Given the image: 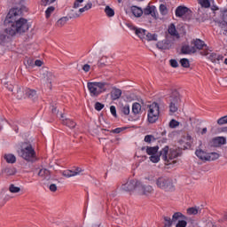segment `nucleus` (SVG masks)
Instances as JSON below:
<instances>
[{
    "instance_id": "8fccbe9b",
    "label": "nucleus",
    "mask_w": 227,
    "mask_h": 227,
    "mask_svg": "<svg viewBox=\"0 0 227 227\" xmlns=\"http://www.w3.org/2000/svg\"><path fill=\"white\" fill-rule=\"evenodd\" d=\"M176 227H187V221H185L184 219L178 221V223H176Z\"/></svg>"
},
{
    "instance_id": "412c9836",
    "label": "nucleus",
    "mask_w": 227,
    "mask_h": 227,
    "mask_svg": "<svg viewBox=\"0 0 227 227\" xmlns=\"http://www.w3.org/2000/svg\"><path fill=\"white\" fill-rule=\"evenodd\" d=\"M4 160H6L7 164H15L17 162V157L12 153L4 155Z\"/></svg>"
},
{
    "instance_id": "09e8293b",
    "label": "nucleus",
    "mask_w": 227,
    "mask_h": 227,
    "mask_svg": "<svg viewBox=\"0 0 227 227\" xmlns=\"http://www.w3.org/2000/svg\"><path fill=\"white\" fill-rule=\"evenodd\" d=\"M110 113H111L112 116H114V118H118V114H116V106H111Z\"/></svg>"
},
{
    "instance_id": "0eeeda50",
    "label": "nucleus",
    "mask_w": 227,
    "mask_h": 227,
    "mask_svg": "<svg viewBox=\"0 0 227 227\" xmlns=\"http://www.w3.org/2000/svg\"><path fill=\"white\" fill-rule=\"evenodd\" d=\"M178 157H182V149L180 147L169 149L168 147L167 160H165V162L168 166L170 164H176V160H175V159H178Z\"/></svg>"
},
{
    "instance_id": "bb28decb",
    "label": "nucleus",
    "mask_w": 227,
    "mask_h": 227,
    "mask_svg": "<svg viewBox=\"0 0 227 227\" xmlns=\"http://www.w3.org/2000/svg\"><path fill=\"white\" fill-rule=\"evenodd\" d=\"M195 155L198 157V159H200V160H207V153L201 149H197L195 151Z\"/></svg>"
},
{
    "instance_id": "c756f323",
    "label": "nucleus",
    "mask_w": 227,
    "mask_h": 227,
    "mask_svg": "<svg viewBox=\"0 0 227 227\" xmlns=\"http://www.w3.org/2000/svg\"><path fill=\"white\" fill-rule=\"evenodd\" d=\"M121 116H129L130 114V106L125 105L120 107Z\"/></svg>"
},
{
    "instance_id": "f704fd0d",
    "label": "nucleus",
    "mask_w": 227,
    "mask_h": 227,
    "mask_svg": "<svg viewBox=\"0 0 227 227\" xmlns=\"http://www.w3.org/2000/svg\"><path fill=\"white\" fill-rule=\"evenodd\" d=\"M67 22H68V18L62 17L57 21L56 24H57L58 27H63V26H65V24H67Z\"/></svg>"
},
{
    "instance_id": "37998d69",
    "label": "nucleus",
    "mask_w": 227,
    "mask_h": 227,
    "mask_svg": "<svg viewBox=\"0 0 227 227\" xmlns=\"http://www.w3.org/2000/svg\"><path fill=\"white\" fill-rule=\"evenodd\" d=\"M200 4L202 8H210V0H200Z\"/></svg>"
},
{
    "instance_id": "6e6d98bb",
    "label": "nucleus",
    "mask_w": 227,
    "mask_h": 227,
    "mask_svg": "<svg viewBox=\"0 0 227 227\" xmlns=\"http://www.w3.org/2000/svg\"><path fill=\"white\" fill-rule=\"evenodd\" d=\"M125 130V128H116L112 130L114 134H120L121 132H123Z\"/></svg>"
},
{
    "instance_id": "49530a36",
    "label": "nucleus",
    "mask_w": 227,
    "mask_h": 227,
    "mask_svg": "<svg viewBox=\"0 0 227 227\" xmlns=\"http://www.w3.org/2000/svg\"><path fill=\"white\" fill-rule=\"evenodd\" d=\"M218 125H226L227 123V115L221 117L217 120Z\"/></svg>"
},
{
    "instance_id": "ea45409f",
    "label": "nucleus",
    "mask_w": 227,
    "mask_h": 227,
    "mask_svg": "<svg viewBox=\"0 0 227 227\" xmlns=\"http://www.w3.org/2000/svg\"><path fill=\"white\" fill-rule=\"evenodd\" d=\"M180 64L183 68H189V67H191V64L189 63V60L187 59H181Z\"/></svg>"
},
{
    "instance_id": "864d4df0",
    "label": "nucleus",
    "mask_w": 227,
    "mask_h": 227,
    "mask_svg": "<svg viewBox=\"0 0 227 227\" xmlns=\"http://www.w3.org/2000/svg\"><path fill=\"white\" fill-rule=\"evenodd\" d=\"M169 63L172 68H178V61H176V59H170Z\"/></svg>"
},
{
    "instance_id": "e2e57ef3",
    "label": "nucleus",
    "mask_w": 227,
    "mask_h": 227,
    "mask_svg": "<svg viewBox=\"0 0 227 227\" xmlns=\"http://www.w3.org/2000/svg\"><path fill=\"white\" fill-rule=\"evenodd\" d=\"M35 67H42V65H43V62L40 59H36L35 61Z\"/></svg>"
},
{
    "instance_id": "6e6552de",
    "label": "nucleus",
    "mask_w": 227,
    "mask_h": 227,
    "mask_svg": "<svg viewBox=\"0 0 227 227\" xmlns=\"http://www.w3.org/2000/svg\"><path fill=\"white\" fill-rule=\"evenodd\" d=\"M169 111L174 114L178 111V102L180 100V92L176 90H172L169 97Z\"/></svg>"
},
{
    "instance_id": "bf43d9fd",
    "label": "nucleus",
    "mask_w": 227,
    "mask_h": 227,
    "mask_svg": "<svg viewBox=\"0 0 227 227\" xmlns=\"http://www.w3.org/2000/svg\"><path fill=\"white\" fill-rule=\"evenodd\" d=\"M90 68H91V67H90V65L85 64V65H83V67H82V71L88 73V72H90Z\"/></svg>"
},
{
    "instance_id": "ddd939ff",
    "label": "nucleus",
    "mask_w": 227,
    "mask_h": 227,
    "mask_svg": "<svg viewBox=\"0 0 227 227\" xmlns=\"http://www.w3.org/2000/svg\"><path fill=\"white\" fill-rule=\"evenodd\" d=\"M168 33L170 35V36L176 38V40L180 39V34L178 33V30H176L175 23L168 25Z\"/></svg>"
},
{
    "instance_id": "338daca9",
    "label": "nucleus",
    "mask_w": 227,
    "mask_h": 227,
    "mask_svg": "<svg viewBox=\"0 0 227 227\" xmlns=\"http://www.w3.org/2000/svg\"><path fill=\"white\" fill-rule=\"evenodd\" d=\"M27 64L28 67H33V65H35V61H33V59H27Z\"/></svg>"
},
{
    "instance_id": "c85d7f7f",
    "label": "nucleus",
    "mask_w": 227,
    "mask_h": 227,
    "mask_svg": "<svg viewBox=\"0 0 227 227\" xmlns=\"http://www.w3.org/2000/svg\"><path fill=\"white\" fill-rule=\"evenodd\" d=\"M178 219L187 220V216H185V215L182 214V212L174 213L172 215L173 223H176V221H178Z\"/></svg>"
},
{
    "instance_id": "13d9d810",
    "label": "nucleus",
    "mask_w": 227,
    "mask_h": 227,
    "mask_svg": "<svg viewBox=\"0 0 227 227\" xmlns=\"http://www.w3.org/2000/svg\"><path fill=\"white\" fill-rule=\"evenodd\" d=\"M23 91H22V89L20 87H17V94H18V98H22V95H23ZM20 94V95H19Z\"/></svg>"
},
{
    "instance_id": "4c0bfd02",
    "label": "nucleus",
    "mask_w": 227,
    "mask_h": 227,
    "mask_svg": "<svg viewBox=\"0 0 227 227\" xmlns=\"http://www.w3.org/2000/svg\"><path fill=\"white\" fill-rule=\"evenodd\" d=\"M9 191L13 194H17V192H20V187L15 186V184H10Z\"/></svg>"
},
{
    "instance_id": "9d476101",
    "label": "nucleus",
    "mask_w": 227,
    "mask_h": 227,
    "mask_svg": "<svg viewBox=\"0 0 227 227\" xmlns=\"http://www.w3.org/2000/svg\"><path fill=\"white\" fill-rule=\"evenodd\" d=\"M138 187H139V181L130 180V181H128L127 183L122 184L121 189L122 191H125L126 192H130L135 189H138Z\"/></svg>"
},
{
    "instance_id": "2f4dec72",
    "label": "nucleus",
    "mask_w": 227,
    "mask_h": 227,
    "mask_svg": "<svg viewBox=\"0 0 227 227\" xmlns=\"http://www.w3.org/2000/svg\"><path fill=\"white\" fill-rule=\"evenodd\" d=\"M145 39L147 42H157V35L146 32Z\"/></svg>"
},
{
    "instance_id": "9b49d317",
    "label": "nucleus",
    "mask_w": 227,
    "mask_h": 227,
    "mask_svg": "<svg viewBox=\"0 0 227 227\" xmlns=\"http://www.w3.org/2000/svg\"><path fill=\"white\" fill-rule=\"evenodd\" d=\"M223 145H226V137H215L209 142L211 148H219V146H223Z\"/></svg>"
},
{
    "instance_id": "5fc2aeb1",
    "label": "nucleus",
    "mask_w": 227,
    "mask_h": 227,
    "mask_svg": "<svg viewBox=\"0 0 227 227\" xmlns=\"http://www.w3.org/2000/svg\"><path fill=\"white\" fill-rule=\"evenodd\" d=\"M56 0H42V5L43 6H47V4H52Z\"/></svg>"
},
{
    "instance_id": "680f3d73",
    "label": "nucleus",
    "mask_w": 227,
    "mask_h": 227,
    "mask_svg": "<svg viewBox=\"0 0 227 227\" xmlns=\"http://www.w3.org/2000/svg\"><path fill=\"white\" fill-rule=\"evenodd\" d=\"M223 20L227 24V10L223 12Z\"/></svg>"
},
{
    "instance_id": "cd10ccee",
    "label": "nucleus",
    "mask_w": 227,
    "mask_h": 227,
    "mask_svg": "<svg viewBox=\"0 0 227 227\" xmlns=\"http://www.w3.org/2000/svg\"><path fill=\"white\" fill-rule=\"evenodd\" d=\"M146 153L147 155H155L157 153H159V145L151 147V146H146Z\"/></svg>"
},
{
    "instance_id": "f03ea898",
    "label": "nucleus",
    "mask_w": 227,
    "mask_h": 227,
    "mask_svg": "<svg viewBox=\"0 0 227 227\" xmlns=\"http://www.w3.org/2000/svg\"><path fill=\"white\" fill-rule=\"evenodd\" d=\"M111 86V83L106 82H87V88L89 90L90 97L97 98L102 93L107 91V88Z\"/></svg>"
},
{
    "instance_id": "f257e3e1",
    "label": "nucleus",
    "mask_w": 227,
    "mask_h": 227,
    "mask_svg": "<svg viewBox=\"0 0 227 227\" xmlns=\"http://www.w3.org/2000/svg\"><path fill=\"white\" fill-rule=\"evenodd\" d=\"M19 13L20 10L18 8L11 9L6 16L5 22H8L9 27L4 29V33L0 32V43H6L10 40V36H15V35H22L29 30L31 25L27 22V20L20 18Z\"/></svg>"
},
{
    "instance_id": "4be33fe9",
    "label": "nucleus",
    "mask_w": 227,
    "mask_h": 227,
    "mask_svg": "<svg viewBox=\"0 0 227 227\" xmlns=\"http://www.w3.org/2000/svg\"><path fill=\"white\" fill-rule=\"evenodd\" d=\"M144 15H151L152 17H155V6H150L148 5L146 8L143 11Z\"/></svg>"
},
{
    "instance_id": "a18cd8bd",
    "label": "nucleus",
    "mask_w": 227,
    "mask_h": 227,
    "mask_svg": "<svg viewBox=\"0 0 227 227\" xmlns=\"http://www.w3.org/2000/svg\"><path fill=\"white\" fill-rule=\"evenodd\" d=\"M180 125V122H178L176 120L172 119L169 122V127L170 129H176Z\"/></svg>"
},
{
    "instance_id": "39448f33",
    "label": "nucleus",
    "mask_w": 227,
    "mask_h": 227,
    "mask_svg": "<svg viewBox=\"0 0 227 227\" xmlns=\"http://www.w3.org/2000/svg\"><path fill=\"white\" fill-rule=\"evenodd\" d=\"M18 154L21 159H24V160H27V162H33L35 159H36V152L31 145L18 151Z\"/></svg>"
},
{
    "instance_id": "7c9ffc66",
    "label": "nucleus",
    "mask_w": 227,
    "mask_h": 227,
    "mask_svg": "<svg viewBox=\"0 0 227 227\" xmlns=\"http://www.w3.org/2000/svg\"><path fill=\"white\" fill-rule=\"evenodd\" d=\"M180 145L183 146V150H189L192 146V137L190 136L189 142L180 141Z\"/></svg>"
},
{
    "instance_id": "c03bdc74",
    "label": "nucleus",
    "mask_w": 227,
    "mask_h": 227,
    "mask_svg": "<svg viewBox=\"0 0 227 227\" xmlns=\"http://www.w3.org/2000/svg\"><path fill=\"white\" fill-rule=\"evenodd\" d=\"M144 141L145 143H152V141H155V137L153 135H146L144 138Z\"/></svg>"
},
{
    "instance_id": "3c124183",
    "label": "nucleus",
    "mask_w": 227,
    "mask_h": 227,
    "mask_svg": "<svg viewBox=\"0 0 227 227\" xmlns=\"http://www.w3.org/2000/svg\"><path fill=\"white\" fill-rule=\"evenodd\" d=\"M209 59L212 63H217V53H211L209 55Z\"/></svg>"
},
{
    "instance_id": "2eb2a0df",
    "label": "nucleus",
    "mask_w": 227,
    "mask_h": 227,
    "mask_svg": "<svg viewBox=\"0 0 227 227\" xmlns=\"http://www.w3.org/2000/svg\"><path fill=\"white\" fill-rule=\"evenodd\" d=\"M192 47H194L195 51H201L203 47H207L205 44V42L202 41L201 39H195L192 41Z\"/></svg>"
},
{
    "instance_id": "4d7b16f0",
    "label": "nucleus",
    "mask_w": 227,
    "mask_h": 227,
    "mask_svg": "<svg viewBox=\"0 0 227 227\" xmlns=\"http://www.w3.org/2000/svg\"><path fill=\"white\" fill-rule=\"evenodd\" d=\"M93 6V4L91 2H89L84 7H83V10L85 12H88V10H91Z\"/></svg>"
},
{
    "instance_id": "7ed1b4c3",
    "label": "nucleus",
    "mask_w": 227,
    "mask_h": 227,
    "mask_svg": "<svg viewBox=\"0 0 227 227\" xmlns=\"http://www.w3.org/2000/svg\"><path fill=\"white\" fill-rule=\"evenodd\" d=\"M158 189L165 191V192H173L175 191V184L173 180L167 176H160L155 180Z\"/></svg>"
},
{
    "instance_id": "a19ab883",
    "label": "nucleus",
    "mask_w": 227,
    "mask_h": 227,
    "mask_svg": "<svg viewBox=\"0 0 227 227\" xmlns=\"http://www.w3.org/2000/svg\"><path fill=\"white\" fill-rule=\"evenodd\" d=\"M163 219L165 221L164 226H167V227L173 226V220H171L169 216H164Z\"/></svg>"
},
{
    "instance_id": "6ab92c4d",
    "label": "nucleus",
    "mask_w": 227,
    "mask_h": 227,
    "mask_svg": "<svg viewBox=\"0 0 227 227\" xmlns=\"http://www.w3.org/2000/svg\"><path fill=\"white\" fill-rule=\"evenodd\" d=\"M181 52L182 54H194V52H196V48L189 45H183L181 48Z\"/></svg>"
},
{
    "instance_id": "f8f14e48",
    "label": "nucleus",
    "mask_w": 227,
    "mask_h": 227,
    "mask_svg": "<svg viewBox=\"0 0 227 227\" xmlns=\"http://www.w3.org/2000/svg\"><path fill=\"white\" fill-rule=\"evenodd\" d=\"M156 47L160 51H169L173 47V43L169 39H164L156 43Z\"/></svg>"
},
{
    "instance_id": "a878e982",
    "label": "nucleus",
    "mask_w": 227,
    "mask_h": 227,
    "mask_svg": "<svg viewBox=\"0 0 227 227\" xmlns=\"http://www.w3.org/2000/svg\"><path fill=\"white\" fill-rule=\"evenodd\" d=\"M43 79L48 84H52V81H54V74L51 72L47 71L43 74Z\"/></svg>"
},
{
    "instance_id": "4468645a",
    "label": "nucleus",
    "mask_w": 227,
    "mask_h": 227,
    "mask_svg": "<svg viewBox=\"0 0 227 227\" xmlns=\"http://www.w3.org/2000/svg\"><path fill=\"white\" fill-rule=\"evenodd\" d=\"M137 189L138 191H141L145 195L152 194V192H153V187H152V185H143L141 182H139Z\"/></svg>"
},
{
    "instance_id": "774afa93",
    "label": "nucleus",
    "mask_w": 227,
    "mask_h": 227,
    "mask_svg": "<svg viewBox=\"0 0 227 227\" xmlns=\"http://www.w3.org/2000/svg\"><path fill=\"white\" fill-rule=\"evenodd\" d=\"M73 171H74V173H77V175H79L81 172H82V168L77 167V168H75V170H73Z\"/></svg>"
},
{
    "instance_id": "0e129e2a",
    "label": "nucleus",
    "mask_w": 227,
    "mask_h": 227,
    "mask_svg": "<svg viewBox=\"0 0 227 227\" xmlns=\"http://www.w3.org/2000/svg\"><path fill=\"white\" fill-rule=\"evenodd\" d=\"M221 29H227V23L223 20L222 23H220Z\"/></svg>"
},
{
    "instance_id": "aec40b11",
    "label": "nucleus",
    "mask_w": 227,
    "mask_h": 227,
    "mask_svg": "<svg viewBox=\"0 0 227 227\" xmlns=\"http://www.w3.org/2000/svg\"><path fill=\"white\" fill-rule=\"evenodd\" d=\"M121 97V90L118 88H114L111 91V98L112 100H118Z\"/></svg>"
},
{
    "instance_id": "58836bf2",
    "label": "nucleus",
    "mask_w": 227,
    "mask_h": 227,
    "mask_svg": "<svg viewBox=\"0 0 227 227\" xmlns=\"http://www.w3.org/2000/svg\"><path fill=\"white\" fill-rule=\"evenodd\" d=\"M54 10H56V8L54 6H50L46 9V11H45L46 19H49L51 17V15H52Z\"/></svg>"
},
{
    "instance_id": "1a4fd4ad",
    "label": "nucleus",
    "mask_w": 227,
    "mask_h": 227,
    "mask_svg": "<svg viewBox=\"0 0 227 227\" xmlns=\"http://www.w3.org/2000/svg\"><path fill=\"white\" fill-rule=\"evenodd\" d=\"M169 152V146L166 145L164 146L160 152L159 154H153L150 156L151 162H153V164H157L160 160V157L164 162L168 160V153Z\"/></svg>"
},
{
    "instance_id": "393cba45",
    "label": "nucleus",
    "mask_w": 227,
    "mask_h": 227,
    "mask_svg": "<svg viewBox=\"0 0 227 227\" xmlns=\"http://www.w3.org/2000/svg\"><path fill=\"white\" fill-rule=\"evenodd\" d=\"M26 97L27 98H31L32 100H35V98H38V95L36 94V90L33 89H27L26 90Z\"/></svg>"
},
{
    "instance_id": "052dcab7",
    "label": "nucleus",
    "mask_w": 227,
    "mask_h": 227,
    "mask_svg": "<svg viewBox=\"0 0 227 227\" xmlns=\"http://www.w3.org/2000/svg\"><path fill=\"white\" fill-rule=\"evenodd\" d=\"M50 191H51V192H56V191H58V186H56L55 184H51V185H50Z\"/></svg>"
},
{
    "instance_id": "473e14b6",
    "label": "nucleus",
    "mask_w": 227,
    "mask_h": 227,
    "mask_svg": "<svg viewBox=\"0 0 227 227\" xmlns=\"http://www.w3.org/2000/svg\"><path fill=\"white\" fill-rule=\"evenodd\" d=\"M2 174L6 175V176H12L15 175V170H13L12 168H5L2 169Z\"/></svg>"
},
{
    "instance_id": "79ce46f5",
    "label": "nucleus",
    "mask_w": 227,
    "mask_h": 227,
    "mask_svg": "<svg viewBox=\"0 0 227 227\" xmlns=\"http://www.w3.org/2000/svg\"><path fill=\"white\" fill-rule=\"evenodd\" d=\"M188 215H197L198 214V208L196 207H189L187 210H186Z\"/></svg>"
},
{
    "instance_id": "20e7f679",
    "label": "nucleus",
    "mask_w": 227,
    "mask_h": 227,
    "mask_svg": "<svg viewBox=\"0 0 227 227\" xmlns=\"http://www.w3.org/2000/svg\"><path fill=\"white\" fill-rule=\"evenodd\" d=\"M148 107L147 121L149 123H157L160 114V107L159 106V103L153 102V104L149 105Z\"/></svg>"
},
{
    "instance_id": "a211bd4d",
    "label": "nucleus",
    "mask_w": 227,
    "mask_h": 227,
    "mask_svg": "<svg viewBox=\"0 0 227 227\" xmlns=\"http://www.w3.org/2000/svg\"><path fill=\"white\" fill-rule=\"evenodd\" d=\"M38 176H41L43 180H51V171L47 168H41Z\"/></svg>"
},
{
    "instance_id": "e433bc0d",
    "label": "nucleus",
    "mask_w": 227,
    "mask_h": 227,
    "mask_svg": "<svg viewBox=\"0 0 227 227\" xmlns=\"http://www.w3.org/2000/svg\"><path fill=\"white\" fill-rule=\"evenodd\" d=\"M77 172H74V170H65L63 172V176H66L67 178H70L71 176H76Z\"/></svg>"
},
{
    "instance_id": "72a5a7b5",
    "label": "nucleus",
    "mask_w": 227,
    "mask_h": 227,
    "mask_svg": "<svg viewBox=\"0 0 227 227\" xmlns=\"http://www.w3.org/2000/svg\"><path fill=\"white\" fill-rule=\"evenodd\" d=\"M206 160H217L219 159V153H207V157H206Z\"/></svg>"
},
{
    "instance_id": "f3484780",
    "label": "nucleus",
    "mask_w": 227,
    "mask_h": 227,
    "mask_svg": "<svg viewBox=\"0 0 227 227\" xmlns=\"http://www.w3.org/2000/svg\"><path fill=\"white\" fill-rule=\"evenodd\" d=\"M141 109H142L141 104H139L137 102L133 103L131 113H132L133 116H135V118H137V115L141 114V113H142Z\"/></svg>"
},
{
    "instance_id": "de8ad7c7",
    "label": "nucleus",
    "mask_w": 227,
    "mask_h": 227,
    "mask_svg": "<svg viewBox=\"0 0 227 227\" xmlns=\"http://www.w3.org/2000/svg\"><path fill=\"white\" fill-rule=\"evenodd\" d=\"M96 111H102L105 107L104 104L100 103V102H96L95 106H94Z\"/></svg>"
},
{
    "instance_id": "423d86ee",
    "label": "nucleus",
    "mask_w": 227,
    "mask_h": 227,
    "mask_svg": "<svg viewBox=\"0 0 227 227\" xmlns=\"http://www.w3.org/2000/svg\"><path fill=\"white\" fill-rule=\"evenodd\" d=\"M176 17L183 20H191L192 19V11L184 5H179L176 9Z\"/></svg>"
},
{
    "instance_id": "5701e85b",
    "label": "nucleus",
    "mask_w": 227,
    "mask_h": 227,
    "mask_svg": "<svg viewBox=\"0 0 227 227\" xmlns=\"http://www.w3.org/2000/svg\"><path fill=\"white\" fill-rule=\"evenodd\" d=\"M62 124L66 125V127H68L69 129H75L77 126V123L71 119H63Z\"/></svg>"
},
{
    "instance_id": "b1692460",
    "label": "nucleus",
    "mask_w": 227,
    "mask_h": 227,
    "mask_svg": "<svg viewBox=\"0 0 227 227\" xmlns=\"http://www.w3.org/2000/svg\"><path fill=\"white\" fill-rule=\"evenodd\" d=\"M131 12H132L133 15L137 18L143 16V9H141V7L133 5V6H131Z\"/></svg>"
},
{
    "instance_id": "dca6fc26",
    "label": "nucleus",
    "mask_w": 227,
    "mask_h": 227,
    "mask_svg": "<svg viewBox=\"0 0 227 227\" xmlns=\"http://www.w3.org/2000/svg\"><path fill=\"white\" fill-rule=\"evenodd\" d=\"M131 29L135 31V35H137V36H138V38H140L141 40L146 38V30L143 28H138L137 27H132Z\"/></svg>"
},
{
    "instance_id": "603ef678",
    "label": "nucleus",
    "mask_w": 227,
    "mask_h": 227,
    "mask_svg": "<svg viewBox=\"0 0 227 227\" xmlns=\"http://www.w3.org/2000/svg\"><path fill=\"white\" fill-rule=\"evenodd\" d=\"M160 13H162L163 15L166 14L168 12V7L164 4H161L160 5Z\"/></svg>"
},
{
    "instance_id": "69168bd1",
    "label": "nucleus",
    "mask_w": 227,
    "mask_h": 227,
    "mask_svg": "<svg viewBox=\"0 0 227 227\" xmlns=\"http://www.w3.org/2000/svg\"><path fill=\"white\" fill-rule=\"evenodd\" d=\"M223 59H224L223 55L216 54V63L217 61H223Z\"/></svg>"
},
{
    "instance_id": "c9c22d12",
    "label": "nucleus",
    "mask_w": 227,
    "mask_h": 227,
    "mask_svg": "<svg viewBox=\"0 0 227 227\" xmlns=\"http://www.w3.org/2000/svg\"><path fill=\"white\" fill-rule=\"evenodd\" d=\"M105 13L108 16V17H114V10L113 8H111L109 5L106 6L105 8Z\"/></svg>"
}]
</instances>
